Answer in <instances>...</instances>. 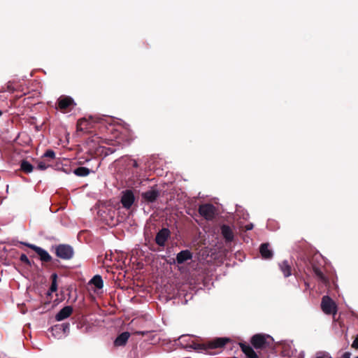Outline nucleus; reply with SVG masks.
<instances>
[{
    "mask_svg": "<svg viewBox=\"0 0 358 358\" xmlns=\"http://www.w3.org/2000/svg\"><path fill=\"white\" fill-rule=\"evenodd\" d=\"M273 341V338L268 335L256 334L252 336L251 343L256 349H261L268 346Z\"/></svg>",
    "mask_w": 358,
    "mask_h": 358,
    "instance_id": "1",
    "label": "nucleus"
},
{
    "mask_svg": "<svg viewBox=\"0 0 358 358\" xmlns=\"http://www.w3.org/2000/svg\"><path fill=\"white\" fill-rule=\"evenodd\" d=\"M75 106L73 99L69 96L62 95L57 99V109L64 113L71 110Z\"/></svg>",
    "mask_w": 358,
    "mask_h": 358,
    "instance_id": "2",
    "label": "nucleus"
},
{
    "mask_svg": "<svg viewBox=\"0 0 358 358\" xmlns=\"http://www.w3.org/2000/svg\"><path fill=\"white\" fill-rule=\"evenodd\" d=\"M56 255L58 257L69 260L71 259L74 255L73 249L69 245L60 244L55 248Z\"/></svg>",
    "mask_w": 358,
    "mask_h": 358,
    "instance_id": "3",
    "label": "nucleus"
},
{
    "mask_svg": "<svg viewBox=\"0 0 358 358\" xmlns=\"http://www.w3.org/2000/svg\"><path fill=\"white\" fill-rule=\"evenodd\" d=\"M321 308L327 315H335L337 312V307L335 302L328 296L322 297Z\"/></svg>",
    "mask_w": 358,
    "mask_h": 358,
    "instance_id": "4",
    "label": "nucleus"
},
{
    "mask_svg": "<svg viewBox=\"0 0 358 358\" xmlns=\"http://www.w3.org/2000/svg\"><path fill=\"white\" fill-rule=\"evenodd\" d=\"M135 200L136 198L132 190L126 189L122 192L120 202L124 208L129 210L133 206Z\"/></svg>",
    "mask_w": 358,
    "mask_h": 358,
    "instance_id": "5",
    "label": "nucleus"
},
{
    "mask_svg": "<svg viewBox=\"0 0 358 358\" xmlns=\"http://www.w3.org/2000/svg\"><path fill=\"white\" fill-rule=\"evenodd\" d=\"M199 214L208 220L214 218L215 214V208L213 204L206 203L201 205L199 208Z\"/></svg>",
    "mask_w": 358,
    "mask_h": 358,
    "instance_id": "6",
    "label": "nucleus"
},
{
    "mask_svg": "<svg viewBox=\"0 0 358 358\" xmlns=\"http://www.w3.org/2000/svg\"><path fill=\"white\" fill-rule=\"evenodd\" d=\"M23 244L25 245L26 246H27L28 248L32 249L33 250H34L37 253V255L40 257V259L42 262H49L51 261V259H52L51 256L44 249H43L38 246H36L35 245L30 244V243H23Z\"/></svg>",
    "mask_w": 358,
    "mask_h": 358,
    "instance_id": "7",
    "label": "nucleus"
},
{
    "mask_svg": "<svg viewBox=\"0 0 358 358\" xmlns=\"http://www.w3.org/2000/svg\"><path fill=\"white\" fill-rule=\"evenodd\" d=\"M170 236V231L166 228H163L157 234L155 242L159 246H164L166 242Z\"/></svg>",
    "mask_w": 358,
    "mask_h": 358,
    "instance_id": "8",
    "label": "nucleus"
},
{
    "mask_svg": "<svg viewBox=\"0 0 358 358\" xmlns=\"http://www.w3.org/2000/svg\"><path fill=\"white\" fill-rule=\"evenodd\" d=\"M159 195V191L152 188L147 192H143L141 196L144 201L148 203H152L157 200Z\"/></svg>",
    "mask_w": 358,
    "mask_h": 358,
    "instance_id": "9",
    "label": "nucleus"
},
{
    "mask_svg": "<svg viewBox=\"0 0 358 358\" xmlns=\"http://www.w3.org/2000/svg\"><path fill=\"white\" fill-rule=\"evenodd\" d=\"M192 259V253L189 250H184L180 251L177 254L176 256V263L178 264H182L188 260H191Z\"/></svg>",
    "mask_w": 358,
    "mask_h": 358,
    "instance_id": "10",
    "label": "nucleus"
},
{
    "mask_svg": "<svg viewBox=\"0 0 358 358\" xmlns=\"http://www.w3.org/2000/svg\"><path fill=\"white\" fill-rule=\"evenodd\" d=\"M73 313V308L67 306L61 309L55 315L57 321H62L68 318Z\"/></svg>",
    "mask_w": 358,
    "mask_h": 358,
    "instance_id": "11",
    "label": "nucleus"
},
{
    "mask_svg": "<svg viewBox=\"0 0 358 358\" xmlns=\"http://www.w3.org/2000/svg\"><path fill=\"white\" fill-rule=\"evenodd\" d=\"M221 233L227 243L234 240V234L233 229L228 225L224 224L221 227Z\"/></svg>",
    "mask_w": 358,
    "mask_h": 358,
    "instance_id": "12",
    "label": "nucleus"
},
{
    "mask_svg": "<svg viewBox=\"0 0 358 358\" xmlns=\"http://www.w3.org/2000/svg\"><path fill=\"white\" fill-rule=\"evenodd\" d=\"M90 286H94L96 289H94L95 292H98V290H100L103 287V282L102 278L99 275H94L89 282Z\"/></svg>",
    "mask_w": 358,
    "mask_h": 358,
    "instance_id": "13",
    "label": "nucleus"
},
{
    "mask_svg": "<svg viewBox=\"0 0 358 358\" xmlns=\"http://www.w3.org/2000/svg\"><path fill=\"white\" fill-rule=\"evenodd\" d=\"M259 252L262 258L265 259H271L273 257V253L272 250L269 248L268 243H262L260 245Z\"/></svg>",
    "mask_w": 358,
    "mask_h": 358,
    "instance_id": "14",
    "label": "nucleus"
},
{
    "mask_svg": "<svg viewBox=\"0 0 358 358\" xmlns=\"http://www.w3.org/2000/svg\"><path fill=\"white\" fill-rule=\"evenodd\" d=\"M113 147H106L103 145H99L95 150V154L99 155L107 156L115 152Z\"/></svg>",
    "mask_w": 358,
    "mask_h": 358,
    "instance_id": "15",
    "label": "nucleus"
},
{
    "mask_svg": "<svg viewBox=\"0 0 358 358\" xmlns=\"http://www.w3.org/2000/svg\"><path fill=\"white\" fill-rule=\"evenodd\" d=\"M130 337L129 332H123L120 334L114 341V345L116 347L124 346Z\"/></svg>",
    "mask_w": 358,
    "mask_h": 358,
    "instance_id": "16",
    "label": "nucleus"
},
{
    "mask_svg": "<svg viewBox=\"0 0 358 358\" xmlns=\"http://www.w3.org/2000/svg\"><path fill=\"white\" fill-rule=\"evenodd\" d=\"M279 268L285 278H287L292 275L291 266L287 260L280 263Z\"/></svg>",
    "mask_w": 358,
    "mask_h": 358,
    "instance_id": "17",
    "label": "nucleus"
},
{
    "mask_svg": "<svg viewBox=\"0 0 358 358\" xmlns=\"http://www.w3.org/2000/svg\"><path fill=\"white\" fill-rule=\"evenodd\" d=\"M241 348L248 358H259L257 353L250 345L243 344Z\"/></svg>",
    "mask_w": 358,
    "mask_h": 358,
    "instance_id": "18",
    "label": "nucleus"
},
{
    "mask_svg": "<svg viewBox=\"0 0 358 358\" xmlns=\"http://www.w3.org/2000/svg\"><path fill=\"white\" fill-rule=\"evenodd\" d=\"M314 273L317 278L318 280H320L324 285H327L328 283V279L322 273V271L318 268H313Z\"/></svg>",
    "mask_w": 358,
    "mask_h": 358,
    "instance_id": "19",
    "label": "nucleus"
},
{
    "mask_svg": "<svg viewBox=\"0 0 358 358\" xmlns=\"http://www.w3.org/2000/svg\"><path fill=\"white\" fill-rule=\"evenodd\" d=\"M90 170L88 168L80 166L73 170V173L78 176H87L90 174Z\"/></svg>",
    "mask_w": 358,
    "mask_h": 358,
    "instance_id": "20",
    "label": "nucleus"
},
{
    "mask_svg": "<svg viewBox=\"0 0 358 358\" xmlns=\"http://www.w3.org/2000/svg\"><path fill=\"white\" fill-rule=\"evenodd\" d=\"M69 329V323H64L62 324L55 325L52 327L51 331H52V334H54V332H59V331H63L65 333L67 330Z\"/></svg>",
    "mask_w": 358,
    "mask_h": 358,
    "instance_id": "21",
    "label": "nucleus"
},
{
    "mask_svg": "<svg viewBox=\"0 0 358 358\" xmlns=\"http://www.w3.org/2000/svg\"><path fill=\"white\" fill-rule=\"evenodd\" d=\"M21 169L27 173H31L33 171V166L27 161H22L20 166Z\"/></svg>",
    "mask_w": 358,
    "mask_h": 358,
    "instance_id": "22",
    "label": "nucleus"
},
{
    "mask_svg": "<svg viewBox=\"0 0 358 358\" xmlns=\"http://www.w3.org/2000/svg\"><path fill=\"white\" fill-rule=\"evenodd\" d=\"M43 157L48 159V162L53 160L55 157V153L52 150H48L43 155Z\"/></svg>",
    "mask_w": 358,
    "mask_h": 358,
    "instance_id": "23",
    "label": "nucleus"
},
{
    "mask_svg": "<svg viewBox=\"0 0 358 358\" xmlns=\"http://www.w3.org/2000/svg\"><path fill=\"white\" fill-rule=\"evenodd\" d=\"M52 276H53V280H52L51 286L50 287V289H49V291L48 292V294L49 295L51 293L56 292L57 289V281H56L57 275L56 274H53Z\"/></svg>",
    "mask_w": 358,
    "mask_h": 358,
    "instance_id": "24",
    "label": "nucleus"
},
{
    "mask_svg": "<svg viewBox=\"0 0 358 358\" xmlns=\"http://www.w3.org/2000/svg\"><path fill=\"white\" fill-rule=\"evenodd\" d=\"M49 166H50V164L48 161L46 162L45 160L39 162L37 166L38 169L42 171L47 169Z\"/></svg>",
    "mask_w": 358,
    "mask_h": 358,
    "instance_id": "25",
    "label": "nucleus"
},
{
    "mask_svg": "<svg viewBox=\"0 0 358 358\" xmlns=\"http://www.w3.org/2000/svg\"><path fill=\"white\" fill-rule=\"evenodd\" d=\"M87 123V121L85 119H80L78 122V128L80 130L84 129L85 128L83 127V125H85V124Z\"/></svg>",
    "mask_w": 358,
    "mask_h": 358,
    "instance_id": "26",
    "label": "nucleus"
},
{
    "mask_svg": "<svg viewBox=\"0 0 358 358\" xmlns=\"http://www.w3.org/2000/svg\"><path fill=\"white\" fill-rule=\"evenodd\" d=\"M20 261H21L22 262H23V263H25V264H28V265H29V264H30V261H29V258H28V257H27V256L26 255H24V254H22V255H20Z\"/></svg>",
    "mask_w": 358,
    "mask_h": 358,
    "instance_id": "27",
    "label": "nucleus"
},
{
    "mask_svg": "<svg viewBox=\"0 0 358 358\" xmlns=\"http://www.w3.org/2000/svg\"><path fill=\"white\" fill-rule=\"evenodd\" d=\"M315 358H331L329 353L319 352L317 354Z\"/></svg>",
    "mask_w": 358,
    "mask_h": 358,
    "instance_id": "28",
    "label": "nucleus"
},
{
    "mask_svg": "<svg viewBox=\"0 0 358 358\" xmlns=\"http://www.w3.org/2000/svg\"><path fill=\"white\" fill-rule=\"evenodd\" d=\"M275 224L274 221L268 220L267 223V228L271 230H274V227H271V224Z\"/></svg>",
    "mask_w": 358,
    "mask_h": 358,
    "instance_id": "29",
    "label": "nucleus"
},
{
    "mask_svg": "<svg viewBox=\"0 0 358 358\" xmlns=\"http://www.w3.org/2000/svg\"><path fill=\"white\" fill-rule=\"evenodd\" d=\"M224 344H225V341L223 339H220L217 341V343L216 346L221 347V346L224 345Z\"/></svg>",
    "mask_w": 358,
    "mask_h": 358,
    "instance_id": "30",
    "label": "nucleus"
},
{
    "mask_svg": "<svg viewBox=\"0 0 358 358\" xmlns=\"http://www.w3.org/2000/svg\"><path fill=\"white\" fill-rule=\"evenodd\" d=\"M245 231H249V230H251L252 228H253V224L252 223L250 224H246L245 227Z\"/></svg>",
    "mask_w": 358,
    "mask_h": 358,
    "instance_id": "31",
    "label": "nucleus"
},
{
    "mask_svg": "<svg viewBox=\"0 0 358 358\" xmlns=\"http://www.w3.org/2000/svg\"><path fill=\"white\" fill-rule=\"evenodd\" d=\"M352 347L355 348H358V338H356L353 343H352Z\"/></svg>",
    "mask_w": 358,
    "mask_h": 358,
    "instance_id": "32",
    "label": "nucleus"
},
{
    "mask_svg": "<svg viewBox=\"0 0 358 358\" xmlns=\"http://www.w3.org/2000/svg\"><path fill=\"white\" fill-rule=\"evenodd\" d=\"M350 353L347 352L343 355L342 358H350Z\"/></svg>",
    "mask_w": 358,
    "mask_h": 358,
    "instance_id": "33",
    "label": "nucleus"
},
{
    "mask_svg": "<svg viewBox=\"0 0 358 358\" xmlns=\"http://www.w3.org/2000/svg\"><path fill=\"white\" fill-rule=\"evenodd\" d=\"M132 166L135 168L138 167V163L136 160H131Z\"/></svg>",
    "mask_w": 358,
    "mask_h": 358,
    "instance_id": "34",
    "label": "nucleus"
},
{
    "mask_svg": "<svg viewBox=\"0 0 358 358\" xmlns=\"http://www.w3.org/2000/svg\"><path fill=\"white\" fill-rule=\"evenodd\" d=\"M105 141H111L110 140H108V139H107V138H105ZM106 143L109 145V143H108V142H106Z\"/></svg>",
    "mask_w": 358,
    "mask_h": 358,
    "instance_id": "35",
    "label": "nucleus"
},
{
    "mask_svg": "<svg viewBox=\"0 0 358 358\" xmlns=\"http://www.w3.org/2000/svg\"><path fill=\"white\" fill-rule=\"evenodd\" d=\"M273 224L277 225V224L275 223V224H271V227H274Z\"/></svg>",
    "mask_w": 358,
    "mask_h": 358,
    "instance_id": "36",
    "label": "nucleus"
},
{
    "mask_svg": "<svg viewBox=\"0 0 358 358\" xmlns=\"http://www.w3.org/2000/svg\"><path fill=\"white\" fill-rule=\"evenodd\" d=\"M2 115V111L0 110V116Z\"/></svg>",
    "mask_w": 358,
    "mask_h": 358,
    "instance_id": "37",
    "label": "nucleus"
},
{
    "mask_svg": "<svg viewBox=\"0 0 358 358\" xmlns=\"http://www.w3.org/2000/svg\"><path fill=\"white\" fill-rule=\"evenodd\" d=\"M356 358H358V357H356Z\"/></svg>",
    "mask_w": 358,
    "mask_h": 358,
    "instance_id": "38",
    "label": "nucleus"
}]
</instances>
